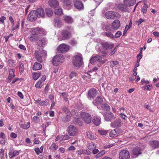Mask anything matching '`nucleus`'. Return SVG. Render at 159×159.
<instances>
[{
    "label": "nucleus",
    "instance_id": "21",
    "mask_svg": "<svg viewBox=\"0 0 159 159\" xmlns=\"http://www.w3.org/2000/svg\"><path fill=\"white\" fill-rule=\"evenodd\" d=\"M101 118L97 116H95L93 117L92 122L96 126H98L101 123Z\"/></svg>",
    "mask_w": 159,
    "mask_h": 159
},
{
    "label": "nucleus",
    "instance_id": "20",
    "mask_svg": "<svg viewBox=\"0 0 159 159\" xmlns=\"http://www.w3.org/2000/svg\"><path fill=\"white\" fill-rule=\"evenodd\" d=\"M102 59V57L99 55H96L94 57H93L90 60V62L92 64H93L95 62H99Z\"/></svg>",
    "mask_w": 159,
    "mask_h": 159
},
{
    "label": "nucleus",
    "instance_id": "23",
    "mask_svg": "<svg viewBox=\"0 0 159 159\" xmlns=\"http://www.w3.org/2000/svg\"><path fill=\"white\" fill-rule=\"evenodd\" d=\"M48 3L51 7L54 8L57 7L59 5L58 2L56 0H50Z\"/></svg>",
    "mask_w": 159,
    "mask_h": 159
},
{
    "label": "nucleus",
    "instance_id": "59",
    "mask_svg": "<svg viewBox=\"0 0 159 159\" xmlns=\"http://www.w3.org/2000/svg\"><path fill=\"white\" fill-rule=\"evenodd\" d=\"M70 43L73 46H75L76 44V42L74 39H72L70 41Z\"/></svg>",
    "mask_w": 159,
    "mask_h": 159
},
{
    "label": "nucleus",
    "instance_id": "52",
    "mask_svg": "<svg viewBox=\"0 0 159 159\" xmlns=\"http://www.w3.org/2000/svg\"><path fill=\"white\" fill-rule=\"evenodd\" d=\"M19 70L20 73H22L23 72L24 70V65L22 63H21L19 64Z\"/></svg>",
    "mask_w": 159,
    "mask_h": 159
},
{
    "label": "nucleus",
    "instance_id": "13",
    "mask_svg": "<svg viewBox=\"0 0 159 159\" xmlns=\"http://www.w3.org/2000/svg\"><path fill=\"white\" fill-rule=\"evenodd\" d=\"M102 48L106 50L112 49L114 46V44L109 42H103L101 43Z\"/></svg>",
    "mask_w": 159,
    "mask_h": 159
},
{
    "label": "nucleus",
    "instance_id": "50",
    "mask_svg": "<svg viewBox=\"0 0 159 159\" xmlns=\"http://www.w3.org/2000/svg\"><path fill=\"white\" fill-rule=\"evenodd\" d=\"M111 26L110 27L108 26H106L104 28V30H106L107 32H111Z\"/></svg>",
    "mask_w": 159,
    "mask_h": 159
},
{
    "label": "nucleus",
    "instance_id": "12",
    "mask_svg": "<svg viewBox=\"0 0 159 159\" xmlns=\"http://www.w3.org/2000/svg\"><path fill=\"white\" fill-rule=\"evenodd\" d=\"M116 12L113 11H108L105 14L106 18L109 20L114 19L116 16Z\"/></svg>",
    "mask_w": 159,
    "mask_h": 159
},
{
    "label": "nucleus",
    "instance_id": "19",
    "mask_svg": "<svg viewBox=\"0 0 159 159\" xmlns=\"http://www.w3.org/2000/svg\"><path fill=\"white\" fill-rule=\"evenodd\" d=\"M97 92L96 90L94 88H92L90 89L88 92V98H94L96 95Z\"/></svg>",
    "mask_w": 159,
    "mask_h": 159
},
{
    "label": "nucleus",
    "instance_id": "54",
    "mask_svg": "<svg viewBox=\"0 0 159 159\" xmlns=\"http://www.w3.org/2000/svg\"><path fill=\"white\" fill-rule=\"evenodd\" d=\"M9 20L11 21L12 26H14V22L12 16H10L9 17Z\"/></svg>",
    "mask_w": 159,
    "mask_h": 159
},
{
    "label": "nucleus",
    "instance_id": "56",
    "mask_svg": "<svg viewBox=\"0 0 159 159\" xmlns=\"http://www.w3.org/2000/svg\"><path fill=\"white\" fill-rule=\"evenodd\" d=\"M144 21V20L142 19V18H140L139 19V20L138 21H137L136 22V23L138 25H139L142 22Z\"/></svg>",
    "mask_w": 159,
    "mask_h": 159
},
{
    "label": "nucleus",
    "instance_id": "7",
    "mask_svg": "<svg viewBox=\"0 0 159 159\" xmlns=\"http://www.w3.org/2000/svg\"><path fill=\"white\" fill-rule=\"evenodd\" d=\"M81 116L83 120L86 123L88 124L91 122L92 117L89 114L85 112H83L81 114Z\"/></svg>",
    "mask_w": 159,
    "mask_h": 159
},
{
    "label": "nucleus",
    "instance_id": "25",
    "mask_svg": "<svg viewBox=\"0 0 159 159\" xmlns=\"http://www.w3.org/2000/svg\"><path fill=\"white\" fill-rule=\"evenodd\" d=\"M41 31L39 27L31 29V34L33 35L40 34V33Z\"/></svg>",
    "mask_w": 159,
    "mask_h": 159
},
{
    "label": "nucleus",
    "instance_id": "17",
    "mask_svg": "<svg viewBox=\"0 0 159 159\" xmlns=\"http://www.w3.org/2000/svg\"><path fill=\"white\" fill-rule=\"evenodd\" d=\"M103 102V99L101 96H98L96 98L93 102V104L95 106H98V105H101Z\"/></svg>",
    "mask_w": 159,
    "mask_h": 159
},
{
    "label": "nucleus",
    "instance_id": "34",
    "mask_svg": "<svg viewBox=\"0 0 159 159\" xmlns=\"http://www.w3.org/2000/svg\"><path fill=\"white\" fill-rule=\"evenodd\" d=\"M112 32H105L103 33V35L106 36L111 39H113L114 38V35L112 33Z\"/></svg>",
    "mask_w": 159,
    "mask_h": 159
},
{
    "label": "nucleus",
    "instance_id": "26",
    "mask_svg": "<svg viewBox=\"0 0 159 159\" xmlns=\"http://www.w3.org/2000/svg\"><path fill=\"white\" fill-rule=\"evenodd\" d=\"M150 145L153 149L159 147V142L157 140L151 141L150 142Z\"/></svg>",
    "mask_w": 159,
    "mask_h": 159
},
{
    "label": "nucleus",
    "instance_id": "5",
    "mask_svg": "<svg viewBox=\"0 0 159 159\" xmlns=\"http://www.w3.org/2000/svg\"><path fill=\"white\" fill-rule=\"evenodd\" d=\"M68 131L70 136H73L77 134L78 132V130L74 126L70 125L68 128Z\"/></svg>",
    "mask_w": 159,
    "mask_h": 159
},
{
    "label": "nucleus",
    "instance_id": "2",
    "mask_svg": "<svg viewBox=\"0 0 159 159\" xmlns=\"http://www.w3.org/2000/svg\"><path fill=\"white\" fill-rule=\"evenodd\" d=\"M34 54L37 61L40 63L45 60V57L47 55L46 51L42 49L35 50Z\"/></svg>",
    "mask_w": 159,
    "mask_h": 159
},
{
    "label": "nucleus",
    "instance_id": "14",
    "mask_svg": "<svg viewBox=\"0 0 159 159\" xmlns=\"http://www.w3.org/2000/svg\"><path fill=\"white\" fill-rule=\"evenodd\" d=\"M104 116V119L106 121H111L115 118L113 113L111 112L110 113H106L103 114Z\"/></svg>",
    "mask_w": 159,
    "mask_h": 159
},
{
    "label": "nucleus",
    "instance_id": "63",
    "mask_svg": "<svg viewBox=\"0 0 159 159\" xmlns=\"http://www.w3.org/2000/svg\"><path fill=\"white\" fill-rule=\"evenodd\" d=\"M152 88V85H147V89L148 90H151Z\"/></svg>",
    "mask_w": 159,
    "mask_h": 159
},
{
    "label": "nucleus",
    "instance_id": "51",
    "mask_svg": "<svg viewBox=\"0 0 159 159\" xmlns=\"http://www.w3.org/2000/svg\"><path fill=\"white\" fill-rule=\"evenodd\" d=\"M148 7V5L145 4L144 5V6L143 7L142 11L143 14H145L146 13Z\"/></svg>",
    "mask_w": 159,
    "mask_h": 159
},
{
    "label": "nucleus",
    "instance_id": "48",
    "mask_svg": "<svg viewBox=\"0 0 159 159\" xmlns=\"http://www.w3.org/2000/svg\"><path fill=\"white\" fill-rule=\"evenodd\" d=\"M71 116H66L62 118V120L64 121H67L70 120Z\"/></svg>",
    "mask_w": 159,
    "mask_h": 159
},
{
    "label": "nucleus",
    "instance_id": "36",
    "mask_svg": "<svg viewBox=\"0 0 159 159\" xmlns=\"http://www.w3.org/2000/svg\"><path fill=\"white\" fill-rule=\"evenodd\" d=\"M19 152L18 151L15 150L13 152H10L9 153V157L10 158H12L15 156L19 154Z\"/></svg>",
    "mask_w": 159,
    "mask_h": 159
},
{
    "label": "nucleus",
    "instance_id": "57",
    "mask_svg": "<svg viewBox=\"0 0 159 159\" xmlns=\"http://www.w3.org/2000/svg\"><path fill=\"white\" fill-rule=\"evenodd\" d=\"M76 75V73L75 72H72L70 74L69 77L70 79H72Z\"/></svg>",
    "mask_w": 159,
    "mask_h": 159
},
{
    "label": "nucleus",
    "instance_id": "32",
    "mask_svg": "<svg viewBox=\"0 0 159 159\" xmlns=\"http://www.w3.org/2000/svg\"><path fill=\"white\" fill-rule=\"evenodd\" d=\"M98 109H102L106 111L109 110L110 109L109 106L107 103L102 104L101 105V107H98Z\"/></svg>",
    "mask_w": 159,
    "mask_h": 159
},
{
    "label": "nucleus",
    "instance_id": "62",
    "mask_svg": "<svg viewBox=\"0 0 159 159\" xmlns=\"http://www.w3.org/2000/svg\"><path fill=\"white\" fill-rule=\"evenodd\" d=\"M34 150L37 154H39L40 153H41L40 150L39 149V148H36Z\"/></svg>",
    "mask_w": 159,
    "mask_h": 159
},
{
    "label": "nucleus",
    "instance_id": "58",
    "mask_svg": "<svg viewBox=\"0 0 159 159\" xmlns=\"http://www.w3.org/2000/svg\"><path fill=\"white\" fill-rule=\"evenodd\" d=\"M10 137L13 138H16L17 137V134L14 133H12L10 134Z\"/></svg>",
    "mask_w": 159,
    "mask_h": 159
},
{
    "label": "nucleus",
    "instance_id": "24",
    "mask_svg": "<svg viewBox=\"0 0 159 159\" xmlns=\"http://www.w3.org/2000/svg\"><path fill=\"white\" fill-rule=\"evenodd\" d=\"M136 2V0H124V3L128 7L133 6Z\"/></svg>",
    "mask_w": 159,
    "mask_h": 159
},
{
    "label": "nucleus",
    "instance_id": "49",
    "mask_svg": "<svg viewBox=\"0 0 159 159\" xmlns=\"http://www.w3.org/2000/svg\"><path fill=\"white\" fill-rule=\"evenodd\" d=\"M99 51L102 54V56L103 57L106 56L107 54V51H103L101 49H99Z\"/></svg>",
    "mask_w": 159,
    "mask_h": 159
},
{
    "label": "nucleus",
    "instance_id": "8",
    "mask_svg": "<svg viewBox=\"0 0 159 159\" xmlns=\"http://www.w3.org/2000/svg\"><path fill=\"white\" fill-rule=\"evenodd\" d=\"M120 159H129V151L126 150H123L120 151L119 154Z\"/></svg>",
    "mask_w": 159,
    "mask_h": 159
},
{
    "label": "nucleus",
    "instance_id": "18",
    "mask_svg": "<svg viewBox=\"0 0 159 159\" xmlns=\"http://www.w3.org/2000/svg\"><path fill=\"white\" fill-rule=\"evenodd\" d=\"M74 5L75 7L79 10H82L84 7L83 3L78 0H74Z\"/></svg>",
    "mask_w": 159,
    "mask_h": 159
},
{
    "label": "nucleus",
    "instance_id": "3",
    "mask_svg": "<svg viewBox=\"0 0 159 159\" xmlns=\"http://www.w3.org/2000/svg\"><path fill=\"white\" fill-rule=\"evenodd\" d=\"M72 63L75 66H80L83 64V61L82 55L79 53L74 57Z\"/></svg>",
    "mask_w": 159,
    "mask_h": 159
},
{
    "label": "nucleus",
    "instance_id": "64",
    "mask_svg": "<svg viewBox=\"0 0 159 159\" xmlns=\"http://www.w3.org/2000/svg\"><path fill=\"white\" fill-rule=\"evenodd\" d=\"M152 34L155 37H159V32H158L154 31Z\"/></svg>",
    "mask_w": 159,
    "mask_h": 159
},
{
    "label": "nucleus",
    "instance_id": "10",
    "mask_svg": "<svg viewBox=\"0 0 159 159\" xmlns=\"http://www.w3.org/2000/svg\"><path fill=\"white\" fill-rule=\"evenodd\" d=\"M122 123L121 119L118 118L111 124V126L113 128H119L122 126Z\"/></svg>",
    "mask_w": 159,
    "mask_h": 159
},
{
    "label": "nucleus",
    "instance_id": "6",
    "mask_svg": "<svg viewBox=\"0 0 159 159\" xmlns=\"http://www.w3.org/2000/svg\"><path fill=\"white\" fill-rule=\"evenodd\" d=\"M69 49V46L64 43L60 44L57 48V50L59 53H66Z\"/></svg>",
    "mask_w": 159,
    "mask_h": 159
},
{
    "label": "nucleus",
    "instance_id": "28",
    "mask_svg": "<svg viewBox=\"0 0 159 159\" xmlns=\"http://www.w3.org/2000/svg\"><path fill=\"white\" fill-rule=\"evenodd\" d=\"M128 7L125 4H120L118 5V8L121 11L126 12L127 11Z\"/></svg>",
    "mask_w": 159,
    "mask_h": 159
},
{
    "label": "nucleus",
    "instance_id": "9",
    "mask_svg": "<svg viewBox=\"0 0 159 159\" xmlns=\"http://www.w3.org/2000/svg\"><path fill=\"white\" fill-rule=\"evenodd\" d=\"M36 13L35 10L31 11L28 16V20L30 21H33L36 20L38 17Z\"/></svg>",
    "mask_w": 159,
    "mask_h": 159
},
{
    "label": "nucleus",
    "instance_id": "61",
    "mask_svg": "<svg viewBox=\"0 0 159 159\" xmlns=\"http://www.w3.org/2000/svg\"><path fill=\"white\" fill-rule=\"evenodd\" d=\"M83 153L84 154H85L86 155H89L90 154V152L89 151L87 150H84Z\"/></svg>",
    "mask_w": 159,
    "mask_h": 159
},
{
    "label": "nucleus",
    "instance_id": "16",
    "mask_svg": "<svg viewBox=\"0 0 159 159\" xmlns=\"http://www.w3.org/2000/svg\"><path fill=\"white\" fill-rule=\"evenodd\" d=\"M46 79V76L45 75H43L41 79L35 84V87L37 88H41L43 85V83Z\"/></svg>",
    "mask_w": 159,
    "mask_h": 159
},
{
    "label": "nucleus",
    "instance_id": "40",
    "mask_svg": "<svg viewBox=\"0 0 159 159\" xmlns=\"http://www.w3.org/2000/svg\"><path fill=\"white\" fill-rule=\"evenodd\" d=\"M54 12L55 14L57 15H61L63 14L62 10L61 8L56 9Z\"/></svg>",
    "mask_w": 159,
    "mask_h": 159
},
{
    "label": "nucleus",
    "instance_id": "47",
    "mask_svg": "<svg viewBox=\"0 0 159 159\" xmlns=\"http://www.w3.org/2000/svg\"><path fill=\"white\" fill-rule=\"evenodd\" d=\"M122 34V33L121 31H118L115 34L114 38H118L120 37Z\"/></svg>",
    "mask_w": 159,
    "mask_h": 159
},
{
    "label": "nucleus",
    "instance_id": "29",
    "mask_svg": "<svg viewBox=\"0 0 159 159\" xmlns=\"http://www.w3.org/2000/svg\"><path fill=\"white\" fill-rule=\"evenodd\" d=\"M9 75L7 78V82L10 83L12 79L15 76V75L14 73L13 69H11L9 71Z\"/></svg>",
    "mask_w": 159,
    "mask_h": 159
},
{
    "label": "nucleus",
    "instance_id": "60",
    "mask_svg": "<svg viewBox=\"0 0 159 159\" xmlns=\"http://www.w3.org/2000/svg\"><path fill=\"white\" fill-rule=\"evenodd\" d=\"M0 155L1 156V158L2 159L4 156V150L2 148L0 149Z\"/></svg>",
    "mask_w": 159,
    "mask_h": 159
},
{
    "label": "nucleus",
    "instance_id": "39",
    "mask_svg": "<svg viewBox=\"0 0 159 159\" xmlns=\"http://www.w3.org/2000/svg\"><path fill=\"white\" fill-rule=\"evenodd\" d=\"M96 147V146L94 143L91 142L89 143L88 148L89 150L91 151L93 149L95 148Z\"/></svg>",
    "mask_w": 159,
    "mask_h": 159
},
{
    "label": "nucleus",
    "instance_id": "46",
    "mask_svg": "<svg viewBox=\"0 0 159 159\" xmlns=\"http://www.w3.org/2000/svg\"><path fill=\"white\" fill-rule=\"evenodd\" d=\"M60 138L63 140H68L69 139V137L68 135L66 134L64 135H62Z\"/></svg>",
    "mask_w": 159,
    "mask_h": 159
},
{
    "label": "nucleus",
    "instance_id": "55",
    "mask_svg": "<svg viewBox=\"0 0 159 159\" xmlns=\"http://www.w3.org/2000/svg\"><path fill=\"white\" fill-rule=\"evenodd\" d=\"M8 63L9 64L10 66H13V64L14 63V61L12 60H9L8 61Z\"/></svg>",
    "mask_w": 159,
    "mask_h": 159
},
{
    "label": "nucleus",
    "instance_id": "31",
    "mask_svg": "<svg viewBox=\"0 0 159 159\" xmlns=\"http://www.w3.org/2000/svg\"><path fill=\"white\" fill-rule=\"evenodd\" d=\"M132 152L134 155L137 156L141 154V150L139 148H133Z\"/></svg>",
    "mask_w": 159,
    "mask_h": 159
},
{
    "label": "nucleus",
    "instance_id": "53",
    "mask_svg": "<svg viewBox=\"0 0 159 159\" xmlns=\"http://www.w3.org/2000/svg\"><path fill=\"white\" fill-rule=\"evenodd\" d=\"M6 19V18L4 16H2L0 18V23L3 24L4 22V20Z\"/></svg>",
    "mask_w": 159,
    "mask_h": 159
},
{
    "label": "nucleus",
    "instance_id": "1",
    "mask_svg": "<svg viewBox=\"0 0 159 159\" xmlns=\"http://www.w3.org/2000/svg\"><path fill=\"white\" fill-rule=\"evenodd\" d=\"M29 39L31 41H35L37 45L41 47H43L46 43V39L43 38L42 36H31Z\"/></svg>",
    "mask_w": 159,
    "mask_h": 159
},
{
    "label": "nucleus",
    "instance_id": "37",
    "mask_svg": "<svg viewBox=\"0 0 159 159\" xmlns=\"http://www.w3.org/2000/svg\"><path fill=\"white\" fill-rule=\"evenodd\" d=\"M64 20L65 22L68 23H71L72 22V18L69 16H64Z\"/></svg>",
    "mask_w": 159,
    "mask_h": 159
},
{
    "label": "nucleus",
    "instance_id": "44",
    "mask_svg": "<svg viewBox=\"0 0 159 159\" xmlns=\"http://www.w3.org/2000/svg\"><path fill=\"white\" fill-rule=\"evenodd\" d=\"M98 132L101 135H105L108 133V131L103 130H98Z\"/></svg>",
    "mask_w": 159,
    "mask_h": 159
},
{
    "label": "nucleus",
    "instance_id": "4",
    "mask_svg": "<svg viewBox=\"0 0 159 159\" xmlns=\"http://www.w3.org/2000/svg\"><path fill=\"white\" fill-rule=\"evenodd\" d=\"M64 57L61 55H57L52 60V63L54 66H57L59 62H63L64 60Z\"/></svg>",
    "mask_w": 159,
    "mask_h": 159
},
{
    "label": "nucleus",
    "instance_id": "30",
    "mask_svg": "<svg viewBox=\"0 0 159 159\" xmlns=\"http://www.w3.org/2000/svg\"><path fill=\"white\" fill-rule=\"evenodd\" d=\"M42 68V65L40 63L37 62H35L33 66V69L34 70H38Z\"/></svg>",
    "mask_w": 159,
    "mask_h": 159
},
{
    "label": "nucleus",
    "instance_id": "43",
    "mask_svg": "<svg viewBox=\"0 0 159 159\" xmlns=\"http://www.w3.org/2000/svg\"><path fill=\"white\" fill-rule=\"evenodd\" d=\"M40 74L39 73H34L33 75V78L34 80H36L40 76Z\"/></svg>",
    "mask_w": 159,
    "mask_h": 159
},
{
    "label": "nucleus",
    "instance_id": "45",
    "mask_svg": "<svg viewBox=\"0 0 159 159\" xmlns=\"http://www.w3.org/2000/svg\"><path fill=\"white\" fill-rule=\"evenodd\" d=\"M48 101L49 100L48 99H46L44 101L40 102V105L41 106L48 105L49 104Z\"/></svg>",
    "mask_w": 159,
    "mask_h": 159
},
{
    "label": "nucleus",
    "instance_id": "41",
    "mask_svg": "<svg viewBox=\"0 0 159 159\" xmlns=\"http://www.w3.org/2000/svg\"><path fill=\"white\" fill-rule=\"evenodd\" d=\"M30 126V122H28L26 124L21 125V127L24 129H27Z\"/></svg>",
    "mask_w": 159,
    "mask_h": 159
},
{
    "label": "nucleus",
    "instance_id": "38",
    "mask_svg": "<svg viewBox=\"0 0 159 159\" xmlns=\"http://www.w3.org/2000/svg\"><path fill=\"white\" fill-rule=\"evenodd\" d=\"M62 111L66 113L67 116H71V114L70 111L66 107H64L62 108Z\"/></svg>",
    "mask_w": 159,
    "mask_h": 159
},
{
    "label": "nucleus",
    "instance_id": "22",
    "mask_svg": "<svg viewBox=\"0 0 159 159\" xmlns=\"http://www.w3.org/2000/svg\"><path fill=\"white\" fill-rule=\"evenodd\" d=\"M37 12V14L38 16L39 17L44 18L45 16V13L43 9L42 8H39L35 10Z\"/></svg>",
    "mask_w": 159,
    "mask_h": 159
},
{
    "label": "nucleus",
    "instance_id": "11",
    "mask_svg": "<svg viewBox=\"0 0 159 159\" xmlns=\"http://www.w3.org/2000/svg\"><path fill=\"white\" fill-rule=\"evenodd\" d=\"M120 21L118 20H116L113 21L111 25V32H115L120 26Z\"/></svg>",
    "mask_w": 159,
    "mask_h": 159
},
{
    "label": "nucleus",
    "instance_id": "35",
    "mask_svg": "<svg viewBox=\"0 0 159 159\" xmlns=\"http://www.w3.org/2000/svg\"><path fill=\"white\" fill-rule=\"evenodd\" d=\"M86 136L88 138L91 140L95 139V134L90 131L87 132Z\"/></svg>",
    "mask_w": 159,
    "mask_h": 159
},
{
    "label": "nucleus",
    "instance_id": "27",
    "mask_svg": "<svg viewBox=\"0 0 159 159\" xmlns=\"http://www.w3.org/2000/svg\"><path fill=\"white\" fill-rule=\"evenodd\" d=\"M118 129H117L111 130L109 133V136L111 137H117L118 135Z\"/></svg>",
    "mask_w": 159,
    "mask_h": 159
},
{
    "label": "nucleus",
    "instance_id": "15",
    "mask_svg": "<svg viewBox=\"0 0 159 159\" xmlns=\"http://www.w3.org/2000/svg\"><path fill=\"white\" fill-rule=\"evenodd\" d=\"M61 34L64 40L68 39L71 37L70 32L66 30H63L62 31Z\"/></svg>",
    "mask_w": 159,
    "mask_h": 159
},
{
    "label": "nucleus",
    "instance_id": "42",
    "mask_svg": "<svg viewBox=\"0 0 159 159\" xmlns=\"http://www.w3.org/2000/svg\"><path fill=\"white\" fill-rule=\"evenodd\" d=\"M118 63H119L118 61H111V62H110L111 64L110 65V66L112 68L114 66L118 64Z\"/></svg>",
    "mask_w": 159,
    "mask_h": 159
},
{
    "label": "nucleus",
    "instance_id": "33",
    "mask_svg": "<svg viewBox=\"0 0 159 159\" xmlns=\"http://www.w3.org/2000/svg\"><path fill=\"white\" fill-rule=\"evenodd\" d=\"M45 13L46 15L48 17L52 16L53 12L52 10L50 8H47L45 9Z\"/></svg>",
    "mask_w": 159,
    "mask_h": 159
}]
</instances>
